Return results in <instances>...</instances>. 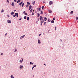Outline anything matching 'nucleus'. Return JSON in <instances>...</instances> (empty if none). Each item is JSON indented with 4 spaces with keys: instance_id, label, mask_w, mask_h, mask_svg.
Listing matches in <instances>:
<instances>
[{
    "instance_id": "obj_38",
    "label": "nucleus",
    "mask_w": 78,
    "mask_h": 78,
    "mask_svg": "<svg viewBox=\"0 0 78 78\" xmlns=\"http://www.w3.org/2000/svg\"><path fill=\"white\" fill-rule=\"evenodd\" d=\"M23 13H24V14H25V11H24L23 12Z\"/></svg>"
},
{
    "instance_id": "obj_46",
    "label": "nucleus",
    "mask_w": 78,
    "mask_h": 78,
    "mask_svg": "<svg viewBox=\"0 0 78 78\" xmlns=\"http://www.w3.org/2000/svg\"><path fill=\"white\" fill-rule=\"evenodd\" d=\"M1 55H3V53H1Z\"/></svg>"
},
{
    "instance_id": "obj_22",
    "label": "nucleus",
    "mask_w": 78,
    "mask_h": 78,
    "mask_svg": "<svg viewBox=\"0 0 78 78\" xmlns=\"http://www.w3.org/2000/svg\"><path fill=\"white\" fill-rule=\"evenodd\" d=\"M49 13H51V10H49Z\"/></svg>"
},
{
    "instance_id": "obj_40",
    "label": "nucleus",
    "mask_w": 78,
    "mask_h": 78,
    "mask_svg": "<svg viewBox=\"0 0 78 78\" xmlns=\"http://www.w3.org/2000/svg\"><path fill=\"white\" fill-rule=\"evenodd\" d=\"M36 67V65H35L34 66V67Z\"/></svg>"
},
{
    "instance_id": "obj_25",
    "label": "nucleus",
    "mask_w": 78,
    "mask_h": 78,
    "mask_svg": "<svg viewBox=\"0 0 78 78\" xmlns=\"http://www.w3.org/2000/svg\"><path fill=\"white\" fill-rule=\"evenodd\" d=\"M44 6H43L42 7H41V8L42 9H44Z\"/></svg>"
},
{
    "instance_id": "obj_18",
    "label": "nucleus",
    "mask_w": 78,
    "mask_h": 78,
    "mask_svg": "<svg viewBox=\"0 0 78 78\" xmlns=\"http://www.w3.org/2000/svg\"><path fill=\"white\" fill-rule=\"evenodd\" d=\"M24 19H27V16H25L24 17Z\"/></svg>"
},
{
    "instance_id": "obj_5",
    "label": "nucleus",
    "mask_w": 78,
    "mask_h": 78,
    "mask_svg": "<svg viewBox=\"0 0 78 78\" xmlns=\"http://www.w3.org/2000/svg\"><path fill=\"white\" fill-rule=\"evenodd\" d=\"M7 22L9 23H11V20H7Z\"/></svg>"
},
{
    "instance_id": "obj_4",
    "label": "nucleus",
    "mask_w": 78,
    "mask_h": 78,
    "mask_svg": "<svg viewBox=\"0 0 78 78\" xmlns=\"http://www.w3.org/2000/svg\"><path fill=\"white\" fill-rule=\"evenodd\" d=\"M40 20H43V18L41 16L40 17Z\"/></svg>"
},
{
    "instance_id": "obj_12",
    "label": "nucleus",
    "mask_w": 78,
    "mask_h": 78,
    "mask_svg": "<svg viewBox=\"0 0 78 78\" xmlns=\"http://www.w3.org/2000/svg\"><path fill=\"white\" fill-rule=\"evenodd\" d=\"M44 20H45V21H46V20H47V17H44Z\"/></svg>"
},
{
    "instance_id": "obj_39",
    "label": "nucleus",
    "mask_w": 78,
    "mask_h": 78,
    "mask_svg": "<svg viewBox=\"0 0 78 78\" xmlns=\"http://www.w3.org/2000/svg\"><path fill=\"white\" fill-rule=\"evenodd\" d=\"M17 51V50L16 49L15 50V52H16V51Z\"/></svg>"
},
{
    "instance_id": "obj_3",
    "label": "nucleus",
    "mask_w": 78,
    "mask_h": 78,
    "mask_svg": "<svg viewBox=\"0 0 78 78\" xmlns=\"http://www.w3.org/2000/svg\"><path fill=\"white\" fill-rule=\"evenodd\" d=\"M53 2L50 1L49 2V4L50 5H52V4H53Z\"/></svg>"
},
{
    "instance_id": "obj_2",
    "label": "nucleus",
    "mask_w": 78,
    "mask_h": 78,
    "mask_svg": "<svg viewBox=\"0 0 78 78\" xmlns=\"http://www.w3.org/2000/svg\"><path fill=\"white\" fill-rule=\"evenodd\" d=\"M15 16H16L17 17H18L19 16V14L18 13H16L15 14Z\"/></svg>"
},
{
    "instance_id": "obj_45",
    "label": "nucleus",
    "mask_w": 78,
    "mask_h": 78,
    "mask_svg": "<svg viewBox=\"0 0 78 78\" xmlns=\"http://www.w3.org/2000/svg\"><path fill=\"white\" fill-rule=\"evenodd\" d=\"M45 23H46V22H44V25H45Z\"/></svg>"
},
{
    "instance_id": "obj_53",
    "label": "nucleus",
    "mask_w": 78,
    "mask_h": 78,
    "mask_svg": "<svg viewBox=\"0 0 78 78\" xmlns=\"http://www.w3.org/2000/svg\"><path fill=\"white\" fill-rule=\"evenodd\" d=\"M22 61H23V58H22Z\"/></svg>"
},
{
    "instance_id": "obj_44",
    "label": "nucleus",
    "mask_w": 78,
    "mask_h": 78,
    "mask_svg": "<svg viewBox=\"0 0 78 78\" xmlns=\"http://www.w3.org/2000/svg\"><path fill=\"white\" fill-rule=\"evenodd\" d=\"M55 30H56V27H55Z\"/></svg>"
},
{
    "instance_id": "obj_51",
    "label": "nucleus",
    "mask_w": 78,
    "mask_h": 78,
    "mask_svg": "<svg viewBox=\"0 0 78 78\" xmlns=\"http://www.w3.org/2000/svg\"><path fill=\"white\" fill-rule=\"evenodd\" d=\"M6 34H5V36H6Z\"/></svg>"
},
{
    "instance_id": "obj_9",
    "label": "nucleus",
    "mask_w": 78,
    "mask_h": 78,
    "mask_svg": "<svg viewBox=\"0 0 78 78\" xmlns=\"http://www.w3.org/2000/svg\"><path fill=\"white\" fill-rule=\"evenodd\" d=\"M23 66H20V69H22V68H23Z\"/></svg>"
},
{
    "instance_id": "obj_10",
    "label": "nucleus",
    "mask_w": 78,
    "mask_h": 78,
    "mask_svg": "<svg viewBox=\"0 0 78 78\" xmlns=\"http://www.w3.org/2000/svg\"><path fill=\"white\" fill-rule=\"evenodd\" d=\"M73 13V11H72L70 12V14H72Z\"/></svg>"
},
{
    "instance_id": "obj_1",
    "label": "nucleus",
    "mask_w": 78,
    "mask_h": 78,
    "mask_svg": "<svg viewBox=\"0 0 78 78\" xmlns=\"http://www.w3.org/2000/svg\"><path fill=\"white\" fill-rule=\"evenodd\" d=\"M41 10V8L40 7V8H37V11H40Z\"/></svg>"
},
{
    "instance_id": "obj_15",
    "label": "nucleus",
    "mask_w": 78,
    "mask_h": 78,
    "mask_svg": "<svg viewBox=\"0 0 78 78\" xmlns=\"http://www.w3.org/2000/svg\"><path fill=\"white\" fill-rule=\"evenodd\" d=\"M37 16L38 17H39V16H40V14L39 13H37Z\"/></svg>"
},
{
    "instance_id": "obj_32",
    "label": "nucleus",
    "mask_w": 78,
    "mask_h": 78,
    "mask_svg": "<svg viewBox=\"0 0 78 78\" xmlns=\"http://www.w3.org/2000/svg\"><path fill=\"white\" fill-rule=\"evenodd\" d=\"M56 19H55V18H54L53 19V20H55Z\"/></svg>"
},
{
    "instance_id": "obj_30",
    "label": "nucleus",
    "mask_w": 78,
    "mask_h": 78,
    "mask_svg": "<svg viewBox=\"0 0 78 78\" xmlns=\"http://www.w3.org/2000/svg\"><path fill=\"white\" fill-rule=\"evenodd\" d=\"M22 61H23V60H20V62L21 63V62H22Z\"/></svg>"
},
{
    "instance_id": "obj_28",
    "label": "nucleus",
    "mask_w": 78,
    "mask_h": 78,
    "mask_svg": "<svg viewBox=\"0 0 78 78\" xmlns=\"http://www.w3.org/2000/svg\"><path fill=\"white\" fill-rule=\"evenodd\" d=\"M24 5V3H23L22 5V7H23V5Z\"/></svg>"
},
{
    "instance_id": "obj_33",
    "label": "nucleus",
    "mask_w": 78,
    "mask_h": 78,
    "mask_svg": "<svg viewBox=\"0 0 78 78\" xmlns=\"http://www.w3.org/2000/svg\"><path fill=\"white\" fill-rule=\"evenodd\" d=\"M32 15H34V12H33L32 13Z\"/></svg>"
},
{
    "instance_id": "obj_7",
    "label": "nucleus",
    "mask_w": 78,
    "mask_h": 78,
    "mask_svg": "<svg viewBox=\"0 0 78 78\" xmlns=\"http://www.w3.org/2000/svg\"><path fill=\"white\" fill-rule=\"evenodd\" d=\"M32 7V6H31V5H30V6L29 7V10H30V9H31Z\"/></svg>"
},
{
    "instance_id": "obj_23",
    "label": "nucleus",
    "mask_w": 78,
    "mask_h": 78,
    "mask_svg": "<svg viewBox=\"0 0 78 78\" xmlns=\"http://www.w3.org/2000/svg\"><path fill=\"white\" fill-rule=\"evenodd\" d=\"M48 22H50V20L49 19H48Z\"/></svg>"
},
{
    "instance_id": "obj_36",
    "label": "nucleus",
    "mask_w": 78,
    "mask_h": 78,
    "mask_svg": "<svg viewBox=\"0 0 78 78\" xmlns=\"http://www.w3.org/2000/svg\"><path fill=\"white\" fill-rule=\"evenodd\" d=\"M7 16L8 17H9V15H7Z\"/></svg>"
},
{
    "instance_id": "obj_24",
    "label": "nucleus",
    "mask_w": 78,
    "mask_h": 78,
    "mask_svg": "<svg viewBox=\"0 0 78 78\" xmlns=\"http://www.w3.org/2000/svg\"><path fill=\"white\" fill-rule=\"evenodd\" d=\"M27 20H29V17H27Z\"/></svg>"
},
{
    "instance_id": "obj_6",
    "label": "nucleus",
    "mask_w": 78,
    "mask_h": 78,
    "mask_svg": "<svg viewBox=\"0 0 78 78\" xmlns=\"http://www.w3.org/2000/svg\"><path fill=\"white\" fill-rule=\"evenodd\" d=\"M25 37V35H24L23 36H22L20 37V39H22L23 38Z\"/></svg>"
},
{
    "instance_id": "obj_11",
    "label": "nucleus",
    "mask_w": 78,
    "mask_h": 78,
    "mask_svg": "<svg viewBox=\"0 0 78 78\" xmlns=\"http://www.w3.org/2000/svg\"><path fill=\"white\" fill-rule=\"evenodd\" d=\"M13 14H14V12H12L11 13V15H13Z\"/></svg>"
},
{
    "instance_id": "obj_55",
    "label": "nucleus",
    "mask_w": 78,
    "mask_h": 78,
    "mask_svg": "<svg viewBox=\"0 0 78 78\" xmlns=\"http://www.w3.org/2000/svg\"><path fill=\"white\" fill-rule=\"evenodd\" d=\"M44 65H45V66H46V65H45V64H44Z\"/></svg>"
},
{
    "instance_id": "obj_54",
    "label": "nucleus",
    "mask_w": 78,
    "mask_h": 78,
    "mask_svg": "<svg viewBox=\"0 0 78 78\" xmlns=\"http://www.w3.org/2000/svg\"><path fill=\"white\" fill-rule=\"evenodd\" d=\"M16 11V10H15L14 12Z\"/></svg>"
},
{
    "instance_id": "obj_47",
    "label": "nucleus",
    "mask_w": 78,
    "mask_h": 78,
    "mask_svg": "<svg viewBox=\"0 0 78 78\" xmlns=\"http://www.w3.org/2000/svg\"><path fill=\"white\" fill-rule=\"evenodd\" d=\"M25 15H27V13H25Z\"/></svg>"
},
{
    "instance_id": "obj_56",
    "label": "nucleus",
    "mask_w": 78,
    "mask_h": 78,
    "mask_svg": "<svg viewBox=\"0 0 78 78\" xmlns=\"http://www.w3.org/2000/svg\"><path fill=\"white\" fill-rule=\"evenodd\" d=\"M33 11H34V10H33Z\"/></svg>"
},
{
    "instance_id": "obj_8",
    "label": "nucleus",
    "mask_w": 78,
    "mask_h": 78,
    "mask_svg": "<svg viewBox=\"0 0 78 78\" xmlns=\"http://www.w3.org/2000/svg\"><path fill=\"white\" fill-rule=\"evenodd\" d=\"M38 44H41V41L39 40H38Z\"/></svg>"
},
{
    "instance_id": "obj_16",
    "label": "nucleus",
    "mask_w": 78,
    "mask_h": 78,
    "mask_svg": "<svg viewBox=\"0 0 78 78\" xmlns=\"http://www.w3.org/2000/svg\"><path fill=\"white\" fill-rule=\"evenodd\" d=\"M19 2H20V0H18L17 2V3H18Z\"/></svg>"
},
{
    "instance_id": "obj_14",
    "label": "nucleus",
    "mask_w": 78,
    "mask_h": 78,
    "mask_svg": "<svg viewBox=\"0 0 78 78\" xmlns=\"http://www.w3.org/2000/svg\"><path fill=\"white\" fill-rule=\"evenodd\" d=\"M14 2H12V6H14Z\"/></svg>"
},
{
    "instance_id": "obj_20",
    "label": "nucleus",
    "mask_w": 78,
    "mask_h": 78,
    "mask_svg": "<svg viewBox=\"0 0 78 78\" xmlns=\"http://www.w3.org/2000/svg\"><path fill=\"white\" fill-rule=\"evenodd\" d=\"M51 23H54V20H52L51 21Z\"/></svg>"
},
{
    "instance_id": "obj_29",
    "label": "nucleus",
    "mask_w": 78,
    "mask_h": 78,
    "mask_svg": "<svg viewBox=\"0 0 78 78\" xmlns=\"http://www.w3.org/2000/svg\"><path fill=\"white\" fill-rule=\"evenodd\" d=\"M76 20H78V17H76Z\"/></svg>"
},
{
    "instance_id": "obj_17",
    "label": "nucleus",
    "mask_w": 78,
    "mask_h": 78,
    "mask_svg": "<svg viewBox=\"0 0 78 78\" xmlns=\"http://www.w3.org/2000/svg\"><path fill=\"white\" fill-rule=\"evenodd\" d=\"M35 3V1H34L33 3H32V4L33 5H34V4Z\"/></svg>"
},
{
    "instance_id": "obj_21",
    "label": "nucleus",
    "mask_w": 78,
    "mask_h": 78,
    "mask_svg": "<svg viewBox=\"0 0 78 78\" xmlns=\"http://www.w3.org/2000/svg\"><path fill=\"white\" fill-rule=\"evenodd\" d=\"M2 12H4V10L3 9H2L1 11Z\"/></svg>"
},
{
    "instance_id": "obj_41",
    "label": "nucleus",
    "mask_w": 78,
    "mask_h": 78,
    "mask_svg": "<svg viewBox=\"0 0 78 78\" xmlns=\"http://www.w3.org/2000/svg\"><path fill=\"white\" fill-rule=\"evenodd\" d=\"M21 19H22V18H20V19H19V20H21Z\"/></svg>"
},
{
    "instance_id": "obj_42",
    "label": "nucleus",
    "mask_w": 78,
    "mask_h": 78,
    "mask_svg": "<svg viewBox=\"0 0 78 78\" xmlns=\"http://www.w3.org/2000/svg\"><path fill=\"white\" fill-rule=\"evenodd\" d=\"M28 6H29V5H26V7H28Z\"/></svg>"
},
{
    "instance_id": "obj_35",
    "label": "nucleus",
    "mask_w": 78,
    "mask_h": 78,
    "mask_svg": "<svg viewBox=\"0 0 78 78\" xmlns=\"http://www.w3.org/2000/svg\"><path fill=\"white\" fill-rule=\"evenodd\" d=\"M14 2H17V0H14Z\"/></svg>"
},
{
    "instance_id": "obj_37",
    "label": "nucleus",
    "mask_w": 78,
    "mask_h": 78,
    "mask_svg": "<svg viewBox=\"0 0 78 78\" xmlns=\"http://www.w3.org/2000/svg\"><path fill=\"white\" fill-rule=\"evenodd\" d=\"M7 2H8V3H9V1H8V0H7Z\"/></svg>"
},
{
    "instance_id": "obj_49",
    "label": "nucleus",
    "mask_w": 78,
    "mask_h": 78,
    "mask_svg": "<svg viewBox=\"0 0 78 78\" xmlns=\"http://www.w3.org/2000/svg\"><path fill=\"white\" fill-rule=\"evenodd\" d=\"M43 23V21H41V23Z\"/></svg>"
},
{
    "instance_id": "obj_48",
    "label": "nucleus",
    "mask_w": 78,
    "mask_h": 78,
    "mask_svg": "<svg viewBox=\"0 0 78 78\" xmlns=\"http://www.w3.org/2000/svg\"><path fill=\"white\" fill-rule=\"evenodd\" d=\"M34 67H33L32 68V70H33V69L34 68Z\"/></svg>"
},
{
    "instance_id": "obj_13",
    "label": "nucleus",
    "mask_w": 78,
    "mask_h": 78,
    "mask_svg": "<svg viewBox=\"0 0 78 78\" xmlns=\"http://www.w3.org/2000/svg\"><path fill=\"white\" fill-rule=\"evenodd\" d=\"M41 13L40 14H43V12L42 11H41L40 12Z\"/></svg>"
},
{
    "instance_id": "obj_19",
    "label": "nucleus",
    "mask_w": 78,
    "mask_h": 78,
    "mask_svg": "<svg viewBox=\"0 0 78 78\" xmlns=\"http://www.w3.org/2000/svg\"><path fill=\"white\" fill-rule=\"evenodd\" d=\"M11 78H14V76H12V75H11Z\"/></svg>"
},
{
    "instance_id": "obj_43",
    "label": "nucleus",
    "mask_w": 78,
    "mask_h": 78,
    "mask_svg": "<svg viewBox=\"0 0 78 78\" xmlns=\"http://www.w3.org/2000/svg\"><path fill=\"white\" fill-rule=\"evenodd\" d=\"M15 15H13V17H15Z\"/></svg>"
},
{
    "instance_id": "obj_50",
    "label": "nucleus",
    "mask_w": 78,
    "mask_h": 78,
    "mask_svg": "<svg viewBox=\"0 0 78 78\" xmlns=\"http://www.w3.org/2000/svg\"><path fill=\"white\" fill-rule=\"evenodd\" d=\"M41 34H39V36H41Z\"/></svg>"
},
{
    "instance_id": "obj_34",
    "label": "nucleus",
    "mask_w": 78,
    "mask_h": 78,
    "mask_svg": "<svg viewBox=\"0 0 78 78\" xmlns=\"http://www.w3.org/2000/svg\"><path fill=\"white\" fill-rule=\"evenodd\" d=\"M30 64H33V63L31 62H30Z\"/></svg>"
},
{
    "instance_id": "obj_31",
    "label": "nucleus",
    "mask_w": 78,
    "mask_h": 78,
    "mask_svg": "<svg viewBox=\"0 0 78 78\" xmlns=\"http://www.w3.org/2000/svg\"><path fill=\"white\" fill-rule=\"evenodd\" d=\"M22 2H21L20 3V6L22 5Z\"/></svg>"
},
{
    "instance_id": "obj_52",
    "label": "nucleus",
    "mask_w": 78,
    "mask_h": 78,
    "mask_svg": "<svg viewBox=\"0 0 78 78\" xmlns=\"http://www.w3.org/2000/svg\"><path fill=\"white\" fill-rule=\"evenodd\" d=\"M41 26L42 25V23H41Z\"/></svg>"
},
{
    "instance_id": "obj_27",
    "label": "nucleus",
    "mask_w": 78,
    "mask_h": 78,
    "mask_svg": "<svg viewBox=\"0 0 78 78\" xmlns=\"http://www.w3.org/2000/svg\"><path fill=\"white\" fill-rule=\"evenodd\" d=\"M30 2H27V5H30Z\"/></svg>"
},
{
    "instance_id": "obj_26",
    "label": "nucleus",
    "mask_w": 78,
    "mask_h": 78,
    "mask_svg": "<svg viewBox=\"0 0 78 78\" xmlns=\"http://www.w3.org/2000/svg\"><path fill=\"white\" fill-rule=\"evenodd\" d=\"M30 12H31L32 11H33V9H31L30 10Z\"/></svg>"
}]
</instances>
